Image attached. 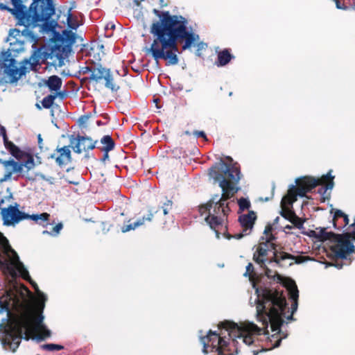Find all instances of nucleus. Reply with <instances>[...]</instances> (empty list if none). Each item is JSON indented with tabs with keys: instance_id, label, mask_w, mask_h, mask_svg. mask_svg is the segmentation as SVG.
<instances>
[{
	"instance_id": "1",
	"label": "nucleus",
	"mask_w": 355,
	"mask_h": 355,
	"mask_svg": "<svg viewBox=\"0 0 355 355\" xmlns=\"http://www.w3.org/2000/svg\"><path fill=\"white\" fill-rule=\"evenodd\" d=\"M153 12L159 20L153 22L150 26V33L155 38L147 52L151 54L157 63L159 60H164L168 66L178 64V43H183L182 51L189 49L196 44L198 49L205 45L202 42H199V35L184 17L156 9L153 10Z\"/></svg>"
},
{
	"instance_id": "2",
	"label": "nucleus",
	"mask_w": 355,
	"mask_h": 355,
	"mask_svg": "<svg viewBox=\"0 0 355 355\" xmlns=\"http://www.w3.org/2000/svg\"><path fill=\"white\" fill-rule=\"evenodd\" d=\"M255 275L253 265L249 263L243 275L250 277L256 295L254 298L252 297L250 298L249 304L256 307V318L258 322H261L266 327H268L270 324L272 331H279L284 322V318L293 320V314L297 309L299 297L297 286L295 282L291 279H286L283 282L289 299L292 301L291 314L286 315L289 309L283 291H279L272 286L270 287L257 286L254 280Z\"/></svg>"
},
{
	"instance_id": "3",
	"label": "nucleus",
	"mask_w": 355,
	"mask_h": 355,
	"mask_svg": "<svg viewBox=\"0 0 355 355\" xmlns=\"http://www.w3.org/2000/svg\"><path fill=\"white\" fill-rule=\"evenodd\" d=\"M227 159L230 162L229 164L221 159L209 171V177L215 182H218L223 194L214 195L206 205L199 207V211L202 216L205 215L206 223L215 231L218 239L220 237V232L223 231L224 235L230 239L231 236L225 232L227 226L225 222L230 209L228 204H225V201L239 191L240 187L236 185L241 178V173L238 164L232 163L233 160L230 157Z\"/></svg>"
},
{
	"instance_id": "4",
	"label": "nucleus",
	"mask_w": 355,
	"mask_h": 355,
	"mask_svg": "<svg viewBox=\"0 0 355 355\" xmlns=\"http://www.w3.org/2000/svg\"><path fill=\"white\" fill-rule=\"evenodd\" d=\"M24 13V21L20 22V19L15 17L16 25L24 26L23 30L17 28L11 29L9 31L6 42H9L10 46L6 51L0 54V73L9 78L10 83L17 82L23 75L26 73V67L21 65L19 67L17 65V61L15 59L19 53L25 50V44L26 42L33 43V46L37 42V35L33 32V29L37 27L39 21L46 19L47 16H44L43 19L33 17L35 12L23 9Z\"/></svg>"
},
{
	"instance_id": "5",
	"label": "nucleus",
	"mask_w": 355,
	"mask_h": 355,
	"mask_svg": "<svg viewBox=\"0 0 355 355\" xmlns=\"http://www.w3.org/2000/svg\"><path fill=\"white\" fill-rule=\"evenodd\" d=\"M218 328L220 329L219 334L209 330L206 336H202V331H200L199 337L205 355L208 354V348L211 352H217L218 355H234L238 353L236 339H242L246 345H250L254 343L250 334H265L268 327H259L252 322H247L243 327H240L236 323L225 321L221 322Z\"/></svg>"
},
{
	"instance_id": "6",
	"label": "nucleus",
	"mask_w": 355,
	"mask_h": 355,
	"mask_svg": "<svg viewBox=\"0 0 355 355\" xmlns=\"http://www.w3.org/2000/svg\"><path fill=\"white\" fill-rule=\"evenodd\" d=\"M4 300H0V315L5 314L0 323V341L6 351L15 352L19 347L21 339L28 340L33 330L45 325L44 315L40 314L34 321L31 316L24 314L14 320L10 319L9 304L15 300L12 291L6 292Z\"/></svg>"
},
{
	"instance_id": "7",
	"label": "nucleus",
	"mask_w": 355,
	"mask_h": 355,
	"mask_svg": "<svg viewBox=\"0 0 355 355\" xmlns=\"http://www.w3.org/2000/svg\"><path fill=\"white\" fill-rule=\"evenodd\" d=\"M0 267L6 271L12 277H21L29 282L38 299L42 302V309L47 300L46 295L42 293L37 284L31 279L29 272L24 263L20 261L17 253L9 245L8 239L0 232Z\"/></svg>"
},
{
	"instance_id": "8",
	"label": "nucleus",
	"mask_w": 355,
	"mask_h": 355,
	"mask_svg": "<svg viewBox=\"0 0 355 355\" xmlns=\"http://www.w3.org/2000/svg\"><path fill=\"white\" fill-rule=\"evenodd\" d=\"M334 177L331 175V171H329L326 175H323L320 180L310 177H304L297 178L295 180L298 187L295 188L293 184L291 186L287 196L282 198L281 206H290L291 208L293 204L297 200V196L304 197L306 193L315 188L318 184H325L319 191L320 193H325L327 190H331L334 187Z\"/></svg>"
},
{
	"instance_id": "9",
	"label": "nucleus",
	"mask_w": 355,
	"mask_h": 355,
	"mask_svg": "<svg viewBox=\"0 0 355 355\" xmlns=\"http://www.w3.org/2000/svg\"><path fill=\"white\" fill-rule=\"evenodd\" d=\"M309 236L318 239L319 241H330L334 244L331 248L336 257L346 259L347 255L354 252V244L349 241V238H344L340 234L327 232L325 228L311 230Z\"/></svg>"
},
{
	"instance_id": "10",
	"label": "nucleus",
	"mask_w": 355,
	"mask_h": 355,
	"mask_svg": "<svg viewBox=\"0 0 355 355\" xmlns=\"http://www.w3.org/2000/svg\"><path fill=\"white\" fill-rule=\"evenodd\" d=\"M12 6H17L14 9L17 13L20 10L27 9L35 12L33 17L43 19L44 16L49 17L55 14V6L53 0H10Z\"/></svg>"
},
{
	"instance_id": "11",
	"label": "nucleus",
	"mask_w": 355,
	"mask_h": 355,
	"mask_svg": "<svg viewBox=\"0 0 355 355\" xmlns=\"http://www.w3.org/2000/svg\"><path fill=\"white\" fill-rule=\"evenodd\" d=\"M35 45L34 46L33 44L32 45L33 51L29 59L24 60V64H29L31 69L34 70L40 63L44 62L47 60H51V61L49 62L48 64L59 67L57 65L59 55L57 51H54V46L49 49L44 46L37 48Z\"/></svg>"
},
{
	"instance_id": "12",
	"label": "nucleus",
	"mask_w": 355,
	"mask_h": 355,
	"mask_svg": "<svg viewBox=\"0 0 355 355\" xmlns=\"http://www.w3.org/2000/svg\"><path fill=\"white\" fill-rule=\"evenodd\" d=\"M76 34L71 31L64 30L61 35L58 37V41L60 44L54 46V51L58 53V61L57 65L59 67L64 64V60L67 58L72 49L73 44L76 42Z\"/></svg>"
},
{
	"instance_id": "13",
	"label": "nucleus",
	"mask_w": 355,
	"mask_h": 355,
	"mask_svg": "<svg viewBox=\"0 0 355 355\" xmlns=\"http://www.w3.org/2000/svg\"><path fill=\"white\" fill-rule=\"evenodd\" d=\"M266 241L260 243L257 250L254 252L253 259L258 263L261 268H265L266 263L268 261V259L265 257L268 254V252L270 250H275V245L272 242L275 239V237L272 234L266 235Z\"/></svg>"
},
{
	"instance_id": "14",
	"label": "nucleus",
	"mask_w": 355,
	"mask_h": 355,
	"mask_svg": "<svg viewBox=\"0 0 355 355\" xmlns=\"http://www.w3.org/2000/svg\"><path fill=\"white\" fill-rule=\"evenodd\" d=\"M69 139L71 148L78 154H80L82 152L87 153L94 149L97 143L96 140L94 141L88 136L78 135L75 137L72 135L69 136Z\"/></svg>"
},
{
	"instance_id": "15",
	"label": "nucleus",
	"mask_w": 355,
	"mask_h": 355,
	"mask_svg": "<svg viewBox=\"0 0 355 355\" xmlns=\"http://www.w3.org/2000/svg\"><path fill=\"white\" fill-rule=\"evenodd\" d=\"M3 224L7 226L15 225L21 220L30 219V215L20 211L17 206H9L8 208L1 210Z\"/></svg>"
},
{
	"instance_id": "16",
	"label": "nucleus",
	"mask_w": 355,
	"mask_h": 355,
	"mask_svg": "<svg viewBox=\"0 0 355 355\" xmlns=\"http://www.w3.org/2000/svg\"><path fill=\"white\" fill-rule=\"evenodd\" d=\"M71 148L70 144L60 148L58 146L55 153L51 154L48 159H55L58 166L63 167L72 161Z\"/></svg>"
},
{
	"instance_id": "17",
	"label": "nucleus",
	"mask_w": 355,
	"mask_h": 355,
	"mask_svg": "<svg viewBox=\"0 0 355 355\" xmlns=\"http://www.w3.org/2000/svg\"><path fill=\"white\" fill-rule=\"evenodd\" d=\"M257 218L256 214L254 211H251L247 214H243L239 216V220L243 228L241 233L236 234L234 237L236 239H241L245 235H248L252 228L254 221Z\"/></svg>"
},
{
	"instance_id": "18",
	"label": "nucleus",
	"mask_w": 355,
	"mask_h": 355,
	"mask_svg": "<svg viewBox=\"0 0 355 355\" xmlns=\"http://www.w3.org/2000/svg\"><path fill=\"white\" fill-rule=\"evenodd\" d=\"M282 209L279 211L280 215L284 217L287 220L290 221L292 224L294 225L295 227L297 229H303L304 223L305 222V219L299 217L296 215L295 211H293V207L291 208L290 206H281Z\"/></svg>"
},
{
	"instance_id": "19",
	"label": "nucleus",
	"mask_w": 355,
	"mask_h": 355,
	"mask_svg": "<svg viewBox=\"0 0 355 355\" xmlns=\"http://www.w3.org/2000/svg\"><path fill=\"white\" fill-rule=\"evenodd\" d=\"M3 166L5 168L6 173L3 178L0 179V182L10 180L13 173H21L23 171L22 164L19 163L12 159L3 162Z\"/></svg>"
},
{
	"instance_id": "20",
	"label": "nucleus",
	"mask_w": 355,
	"mask_h": 355,
	"mask_svg": "<svg viewBox=\"0 0 355 355\" xmlns=\"http://www.w3.org/2000/svg\"><path fill=\"white\" fill-rule=\"evenodd\" d=\"M153 213L152 211H150L148 214L147 217H143L141 218L137 219L135 222L130 223L129 225H123L121 228L122 232H127L130 230H135L137 227L141 226L143 225L145 222V220L150 221L153 217Z\"/></svg>"
},
{
	"instance_id": "21",
	"label": "nucleus",
	"mask_w": 355,
	"mask_h": 355,
	"mask_svg": "<svg viewBox=\"0 0 355 355\" xmlns=\"http://www.w3.org/2000/svg\"><path fill=\"white\" fill-rule=\"evenodd\" d=\"M110 69L102 67L101 64H98L97 67L93 68L92 72L90 76V80L95 81L96 83L100 82L103 80L107 73V71Z\"/></svg>"
},
{
	"instance_id": "22",
	"label": "nucleus",
	"mask_w": 355,
	"mask_h": 355,
	"mask_svg": "<svg viewBox=\"0 0 355 355\" xmlns=\"http://www.w3.org/2000/svg\"><path fill=\"white\" fill-rule=\"evenodd\" d=\"M62 84L61 78L58 76L53 75L49 77L48 80L45 82V85L53 92H58L60 89Z\"/></svg>"
},
{
	"instance_id": "23",
	"label": "nucleus",
	"mask_w": 355,
	"mask_h": 355,
	"mask_svg": "<svg viewBox=\"0 0 355 355\" xmlns=\"http://www.w3.org/2000/svg\"><path fill=\"white\" fill-rule=\"evenodd\" d=\"M233 58L229 50L225 49L218 53V60L216 62V64L218 67H223L228 64Z\"/></svg>"
},
{
	"instance_id": "24",
	"label": "nucleus",
	"mask_w": 355,
	"mask_h": 355,
	"mask_svg": "<svg viewBox=\"0 0 355 355\" xmlns=\"http://www.w3.org/2000/svg\"><path fill=\"white\" fill-rule=\"evenodd\" d=\"M33 332H37L38 334L35 335L33 339L37 342H41L46 340L51 336V331L46 325L42 326L33 330Z\"/></svg>"
},
{
	"instance_id": "25",
	"label": "nucleus",
	"mask_w": 355,
	"mask_h": 355,
	"mask_svg": "<svg viewBox=\"0 0 355 355\" xmlns=\"http://www.w3.org/2000/svg\"><path fill=\"white\" fill-rule=\"evenodd\" d=\"M5 147L7 150H9L10 153L17 159L23 158V157L25 155V153L23 152L18 146L14 144L12 141H10L7 144H6Z\"/></svg>"
},
{
	"instance_id": "26",
	"label": "nucleus",
	"mask_w": 355,
	"mask_h": 355,
	"mask_svg": "<svg viewBox=\"0 0 355 355\" xmlns=\"http://www.w3.org/2000/svg\"><path fill=\"white\" fill-rule=\"evenodd\" d=\"M105 81V87L107 89H110L112 92H116L119 89V87L117 86L114 82L112 74L111 73L110 69L107 71L106 75L103 78Z\"/></svg>"
},
{
	"instance_id": "27",
	"label": "nucleus",
	"mask_w": 355,
	"mask_h": 355,
	"mask_svg": "<svg viewBox=\"0 0 355 355\" xmlns=\"http://www.w3.org/2000/svg\"><path fill=\"white\" fill-rule=\"evenodd\" d=\"M13 6L12 8H10L8 6L3 4L2 3H0V10L8 11L13 15L14 17H17V18L20 19V21H19L20 22H21V23L24 22V17L23 15H24V13L23 12V11L20 10L21 13L18 14L14 10V9L17 8V6Z\"/></svg>"
},
{
	"instance_id": "28",
	"label": "nucleus",
	"mask_w": 355,
	"mask_h": 355,
	"mask_svg": "<svg viewBox=\"0 0 355 355\" xmlns=\"http://www.w3.org/2000/svg\"><path fill=\"white\" fill-rule=\"evenodd\" d=\"M101 143L104 145L102 150L106 151H111L115 146L114 141L110 135L103 136L101 139Z\"/></svg>"
},
{
	"instance_id": "29",
	"label": "nucleus",
	"mask_w": 355,
	"mask_h": 355,
	"mask_svg": "<svg viewBox=\"0 0 355 355\" xmlns=\"http://www.w3.org/2000/svg\"><path fill=\"white\" fill-rule=\"evenodd\" d=\"M52 15H51L49 17L43 19L42 21H39L37 23V26H40V22H43L42 28L44 31L46 32L53 31L55 26H57V22L53 20L49 21V19Z\"/></svg>"
},
{
	"instance_id": "30",
	"label": "nucleus",
	"mask_w": 355,
	"mask_h": 355,
	"mask_svg": "<svg viewBox=\"0 0 355 355\" xmlns=\"http://www.w3.org/2000/svg\"><path fill=\"white\" fill-rule=\"evenodd\" d=\"M295 259V257L293 255H291L285 252L275 251L274 252V261L277 263H279L280 261L286 260V259L294 260Z\"/></svg>"
},
{
	"instance_id": "31",
	"label": "nucleus",
	"mask_w": 355,
	"mask_h": 355,
	"mask_svg": "<svg viewBox=\"0 0 355 355\" xmlns=\"http://www.w3.org/2000/svg\"><path fill=\"white\" fill-rule=\"evenodd\" d=\"M63 228V225L62 223H58L54 227L52 228L51 230H44L42 232V234H48L51 236H57L60 233V231Z\"/></svg>"
},
{
	"instance_id": "32",
	"label": "nucleus",
	"mask_w": 355,
	"mask_h": 355,
	"mask_svg": "<svg viewBox=\"0 0 355 355\" xmlns=\"http://www.w3.org/2000/svg\"><path fill=\"white\" fill-rule=\"evenodd\" d=\"M42 349L53 352V351H59L64 349V346L61 345L54 344V343H48L44 344L40 346Z\"/></svg>"
},
{
	"instance_id": "33",
	"label": "nucleus",
	"mask_w": 355,
	"mask_h": 355,
	"mask_svg": "<svg viewBox=\"0 0 355 355\" xmlns=\"http://www.w3.org/2000/svg\"><path fill=\"white\" fill-rule=\"evenodd\" d=\"M55 98L56 95L51 94L45 96L42 101V106L46 109L50 108L52 106Z\"/></svg>"
},
{
	"instance_id": "34",
	"label": "nucleus",
	"mask_w": 355,
	"mask_h": 355,
	"mask_svg": "<svg viewBox=\"0 0 355 355\" xmlns=\"http://www.w3.org/2000/svg\"><path fill=\"white\" fill-rule=\"evenodd\" d=\"M67 21L68 27L72 30H76L79 26L78 22L76 19L73 18L72 15L70 13V11H69Z\"/></svg>"
},
{
	"instance_id": "35",
	"label": "nucleus",
	"mask_w": 355,
	"mask_h": 355,
	"mask_svg": "<svg viewBox=\"0 0 355 355\" xmlns=\"http://www.w3.org/2000/svg\"><path fill=\"white\" fill-rule=\"evenodd\" d=\"M50 214L46 212L42 213L40 214H32L30 215V219L35 221L37 223L39 222L40 219L42 220H49Z\"/></svg>"
},
{
	"instance_id": "36",
	"label": "nucleus",
	"mask_w": 355,
	"mask_h": 355,
	"mask_svg": "<svg viewBox=\"0 0 355 355\" xmlns=\"http://www.w3.org/2000/svg\"><path fill=\"white\" fill-rule=\"evenodd\" d=\"M279 220V217L277 216L274 219L273 223L272 224L269 223V224H268L266 225V228L264 230L263 234L265 235L272 234L271 232H272V231L273 230V227L278 224Z\"/></svg>"
},
{
	"instance_id": "37",
	"label": "nucleus",
	"mask_w": 355,
	"mask_h": 355,
	"mask_svg": "<svg viewBox=\"0 0 355 355\" xmlns=\"http://www.w3.org/2000/svg\"><path fill=\"white\" fill-rule=\"evenodd\" d=\"M238 204L239 206V209L241 211L248 209L250 207V201L248 199L244 198H241L239 200H238Z\"/></svg>"
},
{
	"instance_id": "38",
	"label": "nucleus",
	"mask_w": 355,
	"mask_h": 355,
	"mask_svg": "<svg viewBox=\"0 0 355 355\" xmlns=\"http://www.w3.org/2000/svg\"><path fill=\"white\" fill-rule=\"evenodd\" d=\"M23 167L26 168L27 171H29L35 167L34 159L32 156H28L27 160L21 163Z\"/></svg>"
},
{
	"instance_id": "39",
	"label": "nucleus",
	"mask_w": 355,
	"mask_h": 355,
	"mask_svg": "<svg viewBox=\"0 0 355 355\" xmlns=\"http://www.w3.org/2000/svg\"><path fill=\"white\" fill-rule=\"evenodd\" d=\"M173 202L171 200H168L166 202L163 204L162 206V209H163V213L164 215L168 214L170 210L172 209Z\"/></svg>"
},
{
	"instance_id": "40",
	"label": "nucleus",
	"mask_w": 355,
	"mask_h": 355,
	"mask_svg": "<svg viewBox=\"0 0 355 355\" xmlns=\"http://www.w3.org/2000/svg\"><path fill=\"white\" fill-rule=\"evenodd\" d=\"M89 116L88 115H83L78 119V125L81 128L85 127L88 122Z\"/></svg>"
},
{
	"instance_id": "41",
	"label": "nucleus",
	"mask_w": 355,
	"mask_h": 355,
	"mask_svg": "<svg viewBox=\"0 0 355 355\" xmlns=\"http://www.w3.org/2000/svg\"><path fill=\"white\" fill-rule=\"evenodd\" d=\"M193 135H195L196 137H202L205 140H207V136L204 131L195 130L193 131Z\"/></svg>"
},
{
	"instance_id": "42",
	"label": "nucleus",
	"mask_w": 355,
	"mask_h": 355,
	"mask_svg": "<svg viewBox=\"0 0 355 355\" xmlns=\"http://www.w3.org/2000/svg\"><path fill=\"white\" fill-rule=\"evenodd\" d=\"M1 133L2 137H3L4 145H6L8 143H9L10 141H8V137H7V135H6V129L3 126L1 127Z\"/></svg>"
},
{
	"instance_id": "43",
	"label": "nucleus",
	"mask_w": 355,
	"mask_h": 355,
	"mask_svg": "<svg viewBox=\"0 0 355 355\" xmlns=\"http://www.w3.org/2000/svg\"><path fill=\"white\" fill-rule=\"evenodd\" d=\"M345 215V213H343L341 210L336 209L334 212V218L337 219L339 218H343V216Z\"/></svg>"
},
{
	"instance_id": "44",
	"label": "nucleus",
	"mask_w": 355,
	"mask_h": 355,
	"mask_svg": "<svg viewBox=\"0 0 355 355\" xmlns=\"http://www.w3.org/2000/svg\"><path fill=\"white\" fill-rule=\"evenodd\" d=\"M37 224L42 225L44 227H47L49 225H51V223H49V220H42V219H40Z\"/></svg>"
},
{
	"instance_id": "45",
	"label": "nucleus",
	"mask_w": 355,
	"mask_h": 355,
	"mask_svg": "<svg viewBox=\"0 0 355 355\" xmlns=\"http://www.w3.org/2000/svg\"><path fill=\"white\" fill-rule=\"evenodd\" d=\"M336 3V6L338 9L340 10H347V7L344 6L343 4H341L339 0H334Z\"/></svg>"
},
{
	"instance_id": "46",
	"label": "nucleus",
	"mask_w": 355,
	"mask_h": 355,
	"mask_svg": "<svg viewBox=\"0 0 355 355\" xmlns=\"http://www.w3.org/2000/svg\"><path fill=\"white\" fill-rule=\"evenodd\" d=\"M344 238H349V240L350 239L355 240V230L353 231L352 233H347L345 234H341Z\"/></svg>"
},
{
	"instance_id": "47",
	"label": "nucleus",
	"mask_w": 355,
	"mask_h": 355,
	"mask_svg": "<svg viewBox=\"0 0 355 355\" xmlns=\"http://www.w3.org/2000/svg\"><path fill=\"white\" fill-rule=\"evenodd\" d=\"M265 275L267 276L268 278H273L275 279V275L272 274V271L270 270L268 268H266Z\"/></svg>"
},
{
	"instance_id": "48",
	"label": "nucleus",
	"mask_w": 355,
	"mask_h": 355,
	"mask_svg": "<svg viewBox=\"0 0 355 355\" xmlns=\"http://www.w3.org/2000/svg\"><path fill=\"white\" fill-rule=\"evenodd\" d=\"M102 151L104 153V154H103L101 161L105 162V160L108 159V158H109L108 153L110 151H106L105 150H102Z\"/></svg>"
},
{
	"instance_id": "49",
	"label": "nucleus",
	"mask_w": 355,
	"mask_h": 355,
	"mask_svg": "<svg viewBox=\"0 0 355 355\" xmlns=\"http://www.w3.org/2000/svg\"><path fill=\"white\" fill-rule=\"evenodd\" d=\"M93 68L90 67H85L83 68V73H86L87 72H92Z\"/></svg>"
},
{
	"instance_id": "50",
	"label": "nucleus",
	"mask_w": 355,
	"mask_h": 355,
	"mask_svg": "<svg viewBox=\"0 0 355 355\" xmlns=\"http://www.w3.org/2000/svg\"><path fill=\"white\" fill-rule=\"evenodd\" d=\"M37 140H38V146H39L40 148H42L43 140H42V138L41 137V135H38Z\"/></svg>"
},
{
	"instance_id": "51",
	"label": "nucleus",
	"mask_w": 355,
	"mask_h": 355,
	"mask_svg": "<svg viewBox=\"0 0 355 355\" xmlns=\"http://www.w3.org/2000/svg\"><path fill=\"white\" fill-rule=\"evenodd\" d=\"M109 28H110V29H114V28H115V25H114L113 23H112V22L108 23V24L106 25V26H105V29H109Z\"/></svg>"
},
{
	"instance_id": "52",
	"label": "nucleus",
	"mask_w": 355,
	"mask_h": 355,
	"mask_svg": "<svg viewBox=\"0 0 355 355\" xmlns=\"http://www.w3.org/2000/svg\"><path fill=\"white\" fill-rule=\"evenodd\" d=\"M292 228H293L292 225H287L286 226L284 227V231L286 233H288V230H291Z\"/></svg>"
},
{
	"instance_id": "53",
	"label": "nucleus",
	"mask_w": 355,
	"mask_h": 355,
	"mask_svg": "<svg viewBox=\"0 0 355 355\" xmlns=\"http://www.w3.org/2000/svg\"><path fill=\"white\" fill-rule=\"evenodd\" d=\"M343 220H344V222H345V225H347V224L349 223V218H348L347 215H346V214H345V215L343 216Z\"/></svg>"
},
{
	"instance_id": "54",
	"label": "nucleus",
	"mask_w": 355,
	"mask_h": 355,
	"mask_svg": "<svg viewBox=\"0 0 355 355\" xmlns=\"http://www.w3.org/2000/svg\"><path fill=\"white\" fill-rule=\"evenodd\" d=\"M37 176H39L41 179L45 180V181H46V179L47 178V177L42 173L38 174Z\"/></svg>"
},
{
	"instance_id": "55",
	"label": "nucleus",
	"mask_w": 355,
	"mask_h": 355,
	"mask_svg": "<svg viewBox=\"0 0 355 355\" xmlns=\"http://www.w3.org/2000/svg\"><path fill=\"white\" fill-rule=\"evenodd\" d=\"M46 181L50 182L51 184L53 183V178L52 177H47Z\"/></svg>"
},
{
	"instance_id": "56",
	"label": "nucleus",
	"mask_w": 355,
	"mask_h": 355,
	"mask_svg": "<svg viewBox=\"0 0 355 355\" xmlns=\"http://www.w3.org/2000/svg\"><path fill=\"white\" fill-rule=\"evenodd\" d=\"M280 343H281V339H279V340L276 342L275 345H274V347H279V346L280 345Z\"/></svg>"
},
{
	"instance_id": "57",
	"label": "nucleus",
	"mask_w": 355,
	"mask_h": 355,
	"mask_svg": "<svg viewBox=\"0 0 355 355\" xmlns=\"http://www.w3.org/2000/svg\"><path fill=\"white\" fill-rule=\"evenodd\" d=\"M89 157H90V155L89 153V151H87V153H85L84 158L85 159H89Z\"/></svg>"
},
{
	"instance_id": "58",
	"label": "nucleus",
	"mask_w": 355,
	"mask_h": 355,
	"mask_svg": "<svg viewBox=\"0 0 355 355\" xmlns=\"http://www.w3.org/2000/svg\"><path fill=\"white\" fill-rule=\"evenodd\" d=\"M154 103L156 104V106L157 108H159V107L158 106V102L159 101V100L158 98H154L153 100Z\"/></svg>"
},
{
	"instance_id": "59",
	"label": "nucleus",
	"mask_w": 355,
	"mask_h": 355,
	"mask_svg": "<svg viewBox=\"0 0 355 355\" xmlns=\"http://www.w3.org/2000/svg\"><path fill=\"white\" fill-rule=\"evenodd\" d=\"M73 169H74V166L69 167V168H67L66 171L67 172H69V171H72Z\"/></svg>"
},
{
	"instance_id": "60",
	"label": "nucleus",
	"mask_w": 355,
	"mask_h": 355,
	"mask_svg": "<svg viewBox=\"0 0 355 355\" xmlns=\"http://www.w3.org/2000/svg\"><path fill=\"white\" fill-rule=\"evenodd\" d=\"M102 124H103V123H102V122H101V121H96V125H97L98 126H100V125H101Z\"/></svg>"
},
{
	"instance_id": "61",
	"label": "nucleus",
	"mask_w": 355,
	"mask_h": 355,
	"mask_svg": "<svg viewBox=\"0 0 355 355\" xmlns=\"http://www.w3.org/2000/svg\"><path fill=\"white\" fill-rule=\"evenodd\" d=\"M336 267L338 268V269H340L342 268V264H336Z\"/></svg>"
},
{
	"instance_id": "62",
	"label": "nucleus",
	"mask_w": 355,
	"mask_h": 355,
	"mask_svg": "<svg viewBox=\"0 0 355 355\" xmlns=\"http://www.w3.org/2000/svg\"><path fill=\"white\" fill-rule=\"evenodd\" d=\"M69 184H74V185L78 184V182H72V181H69Z\"/></svg>"
},
{
	"instance_id": "63",
	"label": "nucleus",
	"mask_w": 355,
	"mask_h": 355,
	"mask_svg": "<svg viewBox=\"0 0 355 355\" xmlns=\"http://www.w3.org/2000/svg\"><path fill=\"white\" fill-rule=\"evenodd\" d=\"M6 160H3L2 159L0 158V164H1L3 165V162H6Z\"/></svg>"
},
{
	"instance_id": "64",
	"label": "nucleus",
	"mask_w": 355,
	"mask_h": 355,
	"mask_svg": "<svg viewBox=\"0 0 355 355\" xmlns=\"http://www.w3.org/2000/svg\"><path fill=\"white\" fill-rule=\"evenodd\" d=\"M185 134L187 135H190V132L189 131H186L185 132Z\"/></svg>"
}]
</instances>
